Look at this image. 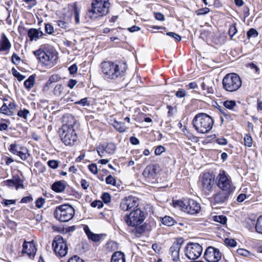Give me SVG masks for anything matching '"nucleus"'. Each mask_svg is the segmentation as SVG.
<instances>
[{
    "mask_svg": "<svg viewBox=\"0 0 262 262\" xmlns=\"http://www.w3.org/2000/svg\"><path fill=\"white\" fill-rule=\"evenodd\" d=\"M166 35L174 38L176 41H179L181 40V37L179 35H178V34H177L176 33L169 32H167L166 33Z\"/></svg>",
    "mask_w": 262,
    "mask_h": 262,
    "instance_id": "864d4df0",
    "label": "nucleus"
},
{
    "mask_svg": "<svg viewBox=\"0 0 262 262\" xmlns=\"http://www.w3.org/2000/svg\"><path fill=\"white\" fill-rule=\"evenodd\" d=\"M75 103L81 104L82 106H88L90 105L86 98L81 99L80 100L76 102Z\"/></svg>",
    "mask_w": 262,
    "mask_h": 262,
    "instance_id": "0e129e2a",
    "label": "nucleus"
},
{
    "mask_svg": "<svg viewBox=\"0 0 262 262\" xmlns=\"http://www.w3.org/2000/svg\"><path fill=\"white\" fill-rule=\"evenodd\" d=\"M255 228L257 233L262 234V215L257 219Z\"/></svg>",
    "mask_w": 262,
    "mask_h": 262,
    "instance_id": "f704fd0d",
    "label": "nucleus"
},
{
    "mask_svg": "<svg viewBox=\"0 0 262 262\" xmlns=\"http://www.w3.org/2000/svg\"><path fill=\"white\" fill-rule=\"evenodd\" d=\"M244 225L249 230H251L254 226H255V224L254 221H253L250 219H247L244 222Z\"/></svg>",
    "mask_w": 262,
    "mask_h": 262,
    "instance_id": "ea45409f",
    "label": "nucleus"
},
{
    "mask_svg": "<svg viewBox=\"0 0 262 262\" xmlns=\"http://www.w3.org/2000/svg\"><path fill=\"white\" fill-rule=\"evenodd\" d=\"M248 38L256 37L258 36V32L255 29H250L247 33Z\"/></svg>",
    "mask_w": 262,
    "mask_h": 262,
    "instance_id": "a18cd8bd",
    "label": "nucleus"
},
{
    "mask_svg": "<svg viewBox=\"0 0 262 262\" xmlns=\"http://www.w3.org/2000/svg\"><path fill=\"white\" fill-rule=\"evenodd\" d=\"M113 126L114 128L120 133L125 132L127 128L124 123L117 121H114Z\"/></svg>",
    "mask_w": 262,
    "mask_h": 262,
    "instance_id": "7c9ffc66",
    "label": "nucleus"
},
{
    "mask_svg": "<svg viewBox=\"0 0 262 262\" xmlns=\"http://www.w3.org/2000/svg\"><path fill=\"white\" fill-rule=\"evenodd\" d=\"M45 31L49 34H51L54 31L53 27L50 24H47L45 25Z\"/></svg>",
    "mask_w": 262,
    "mask_h": 262,
    "instance_id": "bf43d9fd",
    "label": "nucleus"
},
{
    "mask_svg": "<svg viewBox=\"0 0 262 262\" xmlns=\"http://www.w3.org/2000/svg\"><path fill=\"white\" fill-rule=\"evenodd\" d=\"M237 32V30L236 28L235 24L232 25V26H231L230 27V28L229 29L228 33H229V35L231 39H232V37H233V36H234L236 34Z\"/></svg>",
    "mask_w": 262,
    "mask_h": 262,
    "instance_id": "c03bdc74",
    "label": "nucleus"
},
{
    "mask_svg": "<svg viewBox=\"0 0 262 262\" xmlns=\"http://www.w3.org/2000/svg\"><path fill=\"white\" fill-rule=\"evenodd\" d=\"M139 205L138 199L134 196H128L122 200L120 204V209L124 211L134 209Z\"/></svg>",
    "mask_w": 262,
    "mask_h": 262,
    "instance_id": "2eb2a0df",
    "label": "nucleus"
},
{
    "mask_svg": "<svg viewBox=\"0 0 262 262\" xmlns=\"http://www.w3.org/2000/svg\"><path fill=\"white\" fill-rule=\"evenodd\" d=\"M77 80L71 79L70 80H69L67 84V86L71 89H72L74 87V86L77 84Z\"/></svg>",
    "mask_w": 262,
    "mask_h": 262,
    "instance_id": "338daca9",
    "label": "nucleus"
},
{
    "mask_svg": "<svg viewBox=\"0 0 262 262\" xmlns=\"http://www.w3.org/2000/svg\"><path fill=\"white\" fill-rule=\"evenodd\" d=\"M7 106L8 107V109L12 112H14V111L16 110L17 105L16 103L14 102V101H9L8 103H7Z\"/></svg>",
    "mask_w": 262,
    "mask_h": 262,
    "instance_id": "3c124183",
    "label": "nucleus"
},
{
    "mask_svg": "<svg viewBox=\"0 0 262 262\" xmlns=\"http://www.w3.org/2000/svg\"><path fill=\"white\" fill-rule=\"evenodd\" d=\"M67 186V182L64 181H59L54 182L52 185V189L56 192L60 193L64 191Z\"/></svg>",
    "mask_w": 262,
    "mask_h": 262,
    "instance_id": "bb28decb",
    "label": "nucleus"
},
{
    "mask_svg": "<svg viewBox=\"0 0 262 262\" xmlns=\"http://www.w3.org/2000/svg\"><path fill=\"white\" fill-rule=\"evenodd\" d=\"M223 105L227 109L233 110L236 104L234 100H226L223 102Z\"/></svg>",
    "mask_w": 262,
    "mask_h": 262,
    "instance_id": "c9c22d12",
    "label": "nucleus"
},
{
    "mask_svg": "<svg viewBox=\"0 0 262 262\" xmlns=\"http://www.w3.org/2000/svg\"><path fill=\"white\" fill-rule=\"evenodd\" d=\"M74 13L75 15V23L78 24L79 23L80 11L76 7H74Z\"/></svg>",
    "mask_w": 262,
    "mask_h": 262,
    "instance_id": "09e8293b",
    "label": "nucleus"
},
{
    "mask_svg": "<svg viewBox=\"0 0 262 262\" xmlns=\"http://www.w3.org/2000/svg\"><path fill=\"white\" fill-rule=\"evenodd\" d=\"M110 4L108 0H94L92 4V9L86 13V16L94 19L108 13Z\"/></svg>",
    "mask_w": 262,
    "mask_h": 262,
    "instance_id": "20e7f679",
    "label": "nucleus"
},
{
    "mask_svg": "<svg viewBox=\"0 0 262 262\" xmlns=\"http://www.w3.org/2000/svg\"><path fill=\"white\" fill-rule=\"evenodd\" d=\"M29 114H30V112L29 110H26V109H24L23 110H19L17 112V114L19 117L23 118L25 119H27L28 116Z\"/></svg>",
    "mask_w": 262,
    "mask_h": 262,
    "instance_id": "79ce46f5",
    "label": "nucleus"
},
{
    "mask_svg": "<svg viewBox=\"0 0 262 262\" xmlns=\"http://www.w3.org/2000/svg\"><path fill=\"white\" fill-rule=\"evenodd\" d=\"M35 76L31 75L29 78L25 81L24 86L28 90H30L34 85Z\"/></svg>",
    "mask_w": 262,
    "mask_h": 262,
    "instance_id": "2f4dec72",
    "label": "nucleus"
},
{
    "mask_svg": "<svg viewBox=\"0 0 262 262\" xmlns=\"http://www.w3.org/2000/svg\"><path fill=\"white\" fill-rule=\"evenodd\" d=\"M209 11V9L208 8H202L196 11V14L198 15H204L207 14Z\"/></svg>",
    "mask_w": 262,
    "mask_h": 262,
    "instance_id": "69168bd1",
    "label": "nucleus"
},
{
    "mask_svg": "<svg viewBox=\"0 0 262 262\" xmlns=\"http://www.w3.org/2000/svg\"><path fill=\"white\" fill-rule=\"evenodd\" d=\"M111 262H125V256L123 252L116 251L113 254Z\"/></svg>",
    "mask_w": 262,
    "mask_h": 262,
    "instance_id": "cd10ccee",
    "label": "nucleus"
},
{
    "mask_svg": "<svg viewBox=\"0 0 262 262\" xmlns=\"http://www.w3.org/2000/svg\"><path fill=\"white\" fill-rule=\"evenodd\" d=\"M53 93L57 98H63L66 94V91L64 86L61 84H58L54 87Z\"/></svg>",
    "mask_w": 262,
    "mask_h": 262,
    "instance_id": "a878e982",
    "label": "nucleus"
},
{
    "mask_svg": "<svg viewBox=\"0 0 262 262\" xmlns=\"http://www.w3.org/2000/svg\"><path fill=\"white\" fill-rule=\"evenodd\" d=\"M76 121L72 117L68 123L63 124L60 129V138L66 145H72L77 141V137L74 127Z\"/></svg>",
    "mask_w": 262,
    "mask_h": 262,
    "instance_id": "f03ea898",
    "label": "nucleus"
},
{
    "mask_svg": "<svg viewBox=\"0 0 262 262\" xmlns=\"http://www.w3.org/2000/svg\"><path fill=\"white\" fill-rule=\"evenodd\" d=\"M9 150L11 153L18 156L23 160H26L29 156L28 149L18 144L14 143L11 144Z\"/></svg>",
    "mask_w": 262,
    "mask_h": 262,
    "instance_id": "a211bd4d",
    "label": "nucleus"
},
{
    "mask_svg": "<svg viewBox=\"0 0 262 262\" xmlns=\"http://www.w3.org/2000/svg\"><path fill=\"white\" fill-rule=\"evenodd\" d=\"M45 202H46L45 199H44L42 197H40L36 200L35 206L37 208H41V207H43V205L45 203Z\"/></svg>",
    "mask_w": 262,
    "mask_h": 262,
    "instance_id": "37998d69",
    "label": "nucleus"
},
{
    "mask_svg": "<svg viewBox=\"0 0 262 262\" xmlns=\"http://www.w3.org/2000/svg\"><path fill=\"white\" fill-rule=\"evenodd\" d=\"M175 207L179 208L182 211L191 215L198 213L201 210L200 204L192 199L176 200L173 202Z\"/></svg>",
    "mask_w": 262,
    "mask_h": 262,
    "instance_id": "39448f33",
    "label": "nucleus"
},
{
    "mask_svg": "<svg viewBox=\"0 0 262 262\" xmlns=\"http://www.w3.org/2000/svg\"><path fill=\"white\" fill-rule=\"evenodd\" d=\"M165 151V148L162 145L158 146L155 150V154L156 155H160L162 153L164 152Z\"/></svg>",
    "mask_w": 262,
    "mask_h": 262,
    "instance_id": "8fccbe9b",
    "label": "nucleus"
},
{
    "mask_svg": "<svg viewBox=\"0 0 262 262\" xmlns=\"http://www.w3.org/2000/svg\"><path fill=\"white\" fill-rule=\"evenodd\" d=\"M204 256L208 262H217L221 259L222 254L218 249L209 247L206 249Z\"/></svg>",
    "mask_w": 262,
    "mask_h": 262,
    "instance_id": "f3484780",
    "label": "nucleus"
},
{
    "mask_svg": "<svg viewBox=\"0 0 262 262\" xmlns=\"http://www.w3.org/2000/svg\"><path fill=\"white\" fill-rule=\"evenodd\" d=\"M216 183L222 190L233 192L235 187L232 184L229 176L224 170H221L216 178Z\"/></svg>",
    "mask_w": 262,
    "mask_h": 262,
    "instance_id": "1a4fd4ad",
    "label": "nucleus"
},
{
    "mask_svg": "<svg viewBox=\"0 0 262 262\" xmlns=\"http://www.w3.org/2000/svg\"><path fill=\"white\" fill-rule=\"evenodd\" d=\"M0 112L10 116L14 115V112H11L8 109L7 102H4L2 106L0 108Z\"/></svg>",
    "mask_w": 262,
    "mask_h": 262,
    "instance_id": "72a5a7b5",
    "label": "nucleus"
},
{
    "mask_svg": "<svg viewBox=\"0 0 262 262\" xmlns=\"http://www.w3.org/2000/svg\"><path fill=\"white\" fill-rule=\"evenodd\" d=\"M61 79V77L58 74H53L51 75L48 81L46 83V87H48L52 83L60 81Z\"/></svg>",
    "mask_w": 262,
    "mask_h": 262,
    "instance_id": "473e14b6",
    "label": "nucleus"
},
{
    "mask_svg": "<svg viewBox=\"0 0 262 262\" xmlns=\"http://www.w3.org/2000/svg\"><path fill=\"white\" fill-rule=\"evenodd\" d=\"M157 165H148L144 169L143 172V176L146 181L154 183L156 181V178L159 173V169L157 168Z\"/></svg>",
    "mask_w": 262,
    "mask_h": 262,
    "instance_id": "dca6fc26",
    "label": "nucleus"
},
{
    "mask_svg": "<svg viewBox=\"0 0 262 262\" xmlns=\"http://www.w3.org/2000/svg\"><path fill=\"white\" fill-rule=\"evenodd\" d=\"M3 186H7L10 187H14L16 190L19 188H24L23 181L18 177H14L12 179H9L2 182Z\"/></svg>",
    "mask_w": 262,
    "mask_h": 262,
    "instance_id": "412c9836",
    "label": "nucleus"
},
{
    "mask_svg": "<svg viewBox=\"0 0 262 262\" xmlns=\"http://www.w3.org/2000/svg\"><path fill=\"white\" fill-rule=\"evenodd\" d=\"M176 96L179 98L185 97L186 96V92L184 89H179L176 92Z\"/></svg>",
    "mask_w": 262,
    "mask_h": 262,
    "instance_id": "5fc2aeb1",
    "label": "nucleus"
},
{
    "mask_svg": "<svg viewBox=\"0 0 262 262\" xmlns=\"http://www.w3.org/2000/svg\"><path fill=\"white\" fill-rule=\"evenodd\" d=\"M223 89L228 92L236 91L242 85V81L238 75L235 73L226 74L222 80Z\"/></svg>",
    "mask_w": 262,
    "mask_h": 262,
    "instance_id": "0eeeda50",
    "label": "nucleus"
},
{
    "mask_svg": "<svg viewBox=\"0 0 262 262\" xmlns=\"http://www.w3.org/2000/svg\"><path fill=\"white\" fill-rule=\"evenodd\" d=\"M117 249L116 243L113 241H109L106 244V249L109 251L112 252Z\"/></svg>",
    "mask_w": 262,
    "mask_h": 262,
    "instance_id": "58836bf2",
    "label": "nucleus"
},
{
    "mask_svg": "<svg viewBox=\"0 0 262 262\" xmlns=\"http://www.w3.org/2000/svg\"><path fill=\"white\" fill-rule=\"evenodd\" d=\"M233 192L231 191H226L224 190H221L219 191L216 193L213 194L212 198H211L210 203L211 205L213 206L216 205H220L226 203L231 194Z\"/></svg>",
    "mask_w": 262,
    "mask_h": 262,
    "instance_id": "ddd939ff",
    "label": "nucleus"
},
{
    "mask_svg": "<svg viewBox=\"0 0 262 262\" xmlns=\"http://www.w3.org/2000/svg\"><path fill=\"white\" fill-rule=\"evenodd\" d=\"M11 47V44L5 33L2 34L0 39V52H8Z\"/></svg>",
    "mask_w": 262,
    "mask_h": 262,
    "instance_id": "b1692460",
    "label": "nucleus"
},
{
    "mask_svg": "<svg viewBox=\"0 0 262 262\" xmlns=\"http://www.w3.org/2000/svg\"><path fill=\"white\" fill-rule=\"evenodd\" d=\"M213 219L215 222H219L222 224H225L227 222L226 217L222 215L213 216Z\"/></svg>",
    "mask_w": 262,
    "mask_h": 262,
    "instance_id": "4c0bfd02",
    "label": "nucleus"
},
{
    "mask_svg": "<svg viewBox=\"0 0 262 262\" xmlns=\"http://www.w3.org/2000/svg\"><path fill=\"white\" fill-rule=\"evenodd\" d=\"M96 149L101 157H106L115 153L116 146L113 143H106L99 145Z\"/></svg>",
    "mask_w": 262,
    "mask_h": 262,
    "instance_id": "4468645a",
    "label": "nucleus"
},
{
    "mask_svg": "<svg viewBox=\"0 0 262 262\" xmlns=\"http://www.w3.org/2000/svg\"><path fill=\"white\" fill-rule=\"evenodd\" d=\"M85 157V155L84 154H81L79 157H78L75 161L76 162H83V163H86V162H92V161H91L88 160H84V158ZM91 164H94L93 163H92Z\"/></svg>",
    "mask_w": 262,
    "mask_h": 262,
    "instance_id": "4d7b16f0",
    "label": "nucleus"
},
{
    "mask_svg": "<svg viewBox=\"0 0 262 262\" xmlns=\"http://www.w3.org/2000/svg\"><path fill=\"white\" fill-rule=\"evenodd\" d=\"M162 224L167 226H171L177 224V221L169 216H165L161 219Z\"/></svg>",
    "mask_w": 262,
    "mask_h": 262,
    "instance_id": "c756f323",
    "label": "nucleus"
},
{
    "mask_svg": "<svg viewBox=\"0 0 262 262\" xmlns=\"http://www.w3.org/2000/svg\"><path fill=\"white\" fill-rule=\"evenodd\" d=\"M244 144L248 147H251L252 145V139L250 135L246 134L244 138Z\"/></svg>",
    "mask_w": 262,
    "mask_h": 262,
    "instance_id": "a19ab883",
    "label": "nucleus"
},
{
    "mask_svg": "<svg viewBox=\"0 0 262 262\" xmlns=\"http://www.w3.org/2000/svg\"><path fill=\"white\" fill-rule=\"evenodd\" d=\"M12 75L16 78L19 81L23 80L25 78V76L21 75L14 68H13L11 70Z\"/></svg>",
    "mask_w": 262,
    "mask_h": 262,
    "instance_id": "e433bc0d",
    "label": "nucleus"
},
{
    "mask_svg": "<svg viewBox=\"0 0 262 262\" xmlns=\"http://www.w3.org/2000/svg\"><path fill=\"white\" fill-rule=\"evenodd\" d=\"M225 243L227 246L231 247H234L236 246V241L232 238H226L225 239Z\"/></svg>",
    "mask_w": 262,
    "mask_h": 262,
    "instance_id": "49530a36",
    "label": "nucleus"
},
{
    "mask_svg": "<svg viewBox=\"0 0 262 262\" xmlns=\"http://www.w3.org/2000/svg\"><path fill=\"white\" fill-rule=\"evenodd\" d=\"M199 182L202 191L208 195L215 187V175L213 172H204L200 174Z\"/></svg>",
    "mask_w": 262,
    "mask_h": 262,
    "instance_id": "423d86ee",
    "label": "nucleus"
},
{
    "mask_svg": "<svg viewBox=\"0 0 262 262\" xmlns=\"http://www.w3.org/2000/svg\"><path fill=\"white\" fill-rule=\"evenodd\" d=\"M127 225L131 227H135L141 224L145 219L144 213L139 209L131 212L124 217Z\"/></svg>",
    "mask_w": 262,
    "mask_h": 262,
    "instance_id": "9d476101",
    "label": "nucleus"
},
{
    "mask_svg": "<svg viewBox=\"0 0 262 262\" xmlns=\"http://www.w3.org/2000/svg\"><path fill=\"white\" fill-rule=\"evenodd\" d=\"M202 251V247L198 243H189L185 248V254L189 259H195L200 256Z\"/></svg>",
    "mask_w": 262,
    "mask_h": 262,
    "instance_id": "f8f14e48",
    "label": "nucleus"
},
{
    "mask_svg": "<svg viewBox=\"0 0 262 262\" xmlns=\"http://www.w3.org/2000/svg\"><path fill=\"white\" fill-rule=\"evenodd\" d=\"M103 206V203L99 200L94 201L91 203V206L93 208L97 207L98 208H101Z\"/></svg>",
    "mask_w": 262,
    "mask_h": 262,
    "instance_id": "603ef678",
    "label": "nucleus"
},
{
    "mask_svg": "<svg viewBox=\"0 0 262 262\" xmlns=\"http://www.w3.org/2000/svg\"><path fill=\"white\" fill-rule=\"evenodd\" d=\"M43 35L42 31L37 29L31 28L28 31V36L31 41L36 40L42 37Z\"/></svg>",
    "mask_w": 262,
    "mask_h": 262,
    "instance_id": "393cba45",
    "label": "nucleus"
},
{
    "mask_svg": "<svg viewBox=\"0 0 262 262\" xmlns=\"http://www.w3.org/2000/svg\"><path fill=\"white\" fill-rule=\"evenodd\" d=\"M83 230L86 234L89 239L93 241V242H99L103 236V234H95L92 232L88 225L84 226Z\"/></svg>",
    "mask_w": 262,
    "mask_h": 262,
    "instance_id": "5701e85b",
    "label": "nucleus"
},
{
    "mask_svg": "<svg viewBox=\"0 0 262 262\" xmlns=\"http://www.w3.org/2000/svg\"><path fill=\"white\" fill-rule=\"evenodd\" d=\"M214 124L211 116L205 113H198L192 120V124L197 131L200 134L208 133L212 128Z\"/></svg>",
    "mask_w": 262,
    "mask_h": 262,
    "instance_id": "7ed1b4c3",
    "label": "nucleus"
},
{
    "mask_svg": "<svg viewBox=\"0 0 262 262\" xmlns=\"http://www.w3.org/2000/svg\"><path fill=\"white\" fill-rule=\"evenodd\" d=\"M127 66L123 61H103L101 64V69L105 79L119 80L126 73Z\"/></svg>",
    "mask_w": 262,
    "mask_h": 262,
    "instance_id": "f257e3e1",
    "label": "nucleus"
},
{
    "mask_svg": "<svg viewBox=\"0 0 262 262\" xmlns=\"http://www.w3.org/2000/svg\"><path fill=\"white\" fill-rule=\"evenodd\" d=\"M179 249L180 246L178 244L173 245L169 249V252L170 253L172 258L173 260H176L179 258Z\"/></svg>",
    "mask_w": 262,
    "mask_h": 262,
    "instance_id": "c85d7f7f",
    "label": "nucleus"
},
{
    "mask_svg": "<svg viewBox=\"0 0 262 262\" xmlns=\"http://www.w3.org/2000/svg\"><path fill=\"white\" fill-rule=\"evenodd\" d=\"M68 262H84V260L77 255H74L70 258Z\"/></svg>",
    "mask_w": 262,
    "mask_h": 262,
    "instance_id": "13d9d810",
    "label": "nucleus"
},
{
    "mask_svg": "<svg viewBox=\"0 0 262 262\" xmlns=\"http://www.w3.org/2000/svg\"><path fill=\"white\" fill-rule=\"evenodd\" d=\"M37 248L33 241L31 242L24 241L23 245L22 254L30 259H33L36 255Z\"/></svg>",
    "mask_w": 262,
    "mask_h": 262,
    "instance_id": "6ab92c4d",
    "label": "nucleus"
},
{
    "mask_svg": "<svg viewBox=\"0 0 262 262\" xmlns=\"http://www.w3.org/2000/svg\"><path fill=\"white\" fill-rule=\"evenodd\" d=\"M101 199L105 203H108L111 201V197L109 193H104L101 196Z\"/></svg>",
    "mask_w": 262,
    "mask_h": 262,
    "instance_id": "6e6d98bb",
    "label": "nucleus"
},
{
    "mask_svg": "<svg viewBox=\"0 0 262 262\" xmlns=\"http://www.w3.org/2000/svg\"><path fill=\"white\" fill-rule=\"evenodd\" d=\"M154 15L155 18L158 20L163 21L165 19L164 15L161 13H155Z\"/></svg>",
    "mask_w": 262,
    "mask_h": 262,
    "instance_id": "774afa93",
    "label": "nucleus"
},
{
    "mask_svg": "<svg viewBox=\"0 0 262 262\" xmlns=\"http://www.w3.org/2000/svg\"><path fill=\"white\" fill-rule=\"evenodd\" d=\"M52 247L55 254L59 257L65 256L68 251L66 241L60 235L56 236L52 243Z\"/></svg>",
    "mask_w": 262,
    "mask_h": 262,
    "instance_id": "9b49d317",
    "label": "nucleus"
},
{
    "mask_svg": "<svg viewBox=\"0 0 262 262\" xmlns=\"http://www.w3.org/2000/svg\"><path fill=\"white\" fill-rule=\"evenodd\" d=\"M201 87L204 91H206L207 94L211 95L214 92V82L213 80L210 78L204 79V81L201 84Z\"/></svg>",
    "mask_w": 262,
    "mask_h": 262,
    "instance_id": "4be33fe9",
    "label": "nucleus"
},
{
    "mask_svg": "<svg viewBox=\"0 0 262 262\" xmlns=\"http://www.w3.org/2000/svg\"><path fill=\"white\" fill-rule=\"evenodd\" d=\"M68 70L69 71L70 74L71 75H73L74 74H76L77 72L78 68L76 64H74L70 66Z\"/></svg>",
    "mask_w": 262,
    "mask_h": 262,
    "instance_id": "052dcab7",
    "label": "nucleus"
},
{
    "mask_svg": "<svg viewBox=\"0 0 262 262\" xmlns=\"http://www.w3.org/2000/svg\"><path fill=\"white\" fill-rule=\"evenodd\" d=\"M75 210L69 204H63L56 207L54 212L55 217L61 222H66L71 220L74 216Z\"/></svg>",
    "mask_w": 262,
    "mask_h": 262,
    "instance_id": "6e6552de",
    "label": "nucleus"
},
{
    "mask_svg": "<svg viewBox=\"0 0 262 262\" xmlns=\"http://www.w3.org/2000/svg\"><path fill=\"white\" fill-rule=\"evenodd\" d=\"M238 254L244 256H247L249 255V252L244 249H239L237 250Z\"/></svg>",
    "mask_w": 262,
    "mask_h": 262,
    "instance_id": "e2e57ef3",
    "label": "nucleus"
},
{
    "mask_svg": "<svg viewBox=\"0 0 262 262\" xmlns=\"http://www.w3.org/2000/svg\"><path fill=\"white\" fill-rule=\"evenodd\" d=\"M34 54L41 62L46 66H50L55 59L54 55L51 53H47L42 51L37 50L34 51Z\"/></svg>",
    "mask_w": 262,
    "mask_h": 262,
    "instance_id": "aec40b11",
    "label": "nucleus"
},
{
    "mask_svg": "<svg viewBox=\"0 0 262 262\" xmlns=\"http://www.w3.org/2000/svg\"><path fill=\"white\" fill-rule=\"evenodd\" d=\"M20 58L15 53L12 54L11 61L14 64H18L20 61Z\"/></svg>",
    "mask_w": 262,
    "mask_h": 262,
    "instance_id": "de8ad7c7",
    "label": "nucleus"
},
{
    "mask_svg": "<svg viewBox=\"0 0 262 262\" xmlns=\"http://www.w3.org/2000/svg\"><path fill=\"white\" fill-rule=\"evenodd\" d=\"M106 183L108 184L115 185L116 183L115 179L111 176H107L105 179Z\"/></svg>",
    "mask_w": 262,
    "mask_h": 262,
    "instance_id": "680f3d73",
    "label": "nucleus"
}]
</instances>
